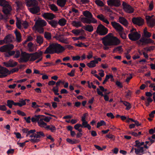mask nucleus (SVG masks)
<instances>
[{"instance_id": "f3484780", "label": "nucleus", "mask_w": 155, "mask_h": 155, "mask_svg": "<svg viewBox=\"0 0 155 155\" xmlns=\"http://www.w3.org/2000/svg\"><path fill=\"white\" fill-rule=\"evenodd\" d=\"M81 21L83 23L86 24H90L91 23H95L96 20L94 18H90L87 17H82L81 19Z\"/></svg>"}, {"instance_id": "cd10ccee", "label": "nucleus", "mask_w": 155, "mask_h": 155, "mask_svg": "<svg viewBox=\"0 0 155 155\" xmlns=\"http://www.w3.org/2000/svg\"><path fill=\"white\" fill-rule=\"evenodd\" d=\"M97 18H99L101 21H103V22L107 24H109V21L103 15L101 14L100 15H97Z\"/></svg>"}, {"instance_id": "a878e982", "label": "nucleus", "mask_w": 155, "mask_h": 155, "mask_svg": "<svg viewBox=\"0 0 155 155\" xmlns=\"http://www.w3.org/2000/svg\"><path fill=\"white\" fill-rule=\"evenodd\" d=\"M119 22L121 24L127 27L128 25L127 20L123 17H120L118 19Z\"/></svg>"}, {"instance_id": "052dcab7", "label": "nucleus", "mask_w": 155, "mask_h": 155, "mask_svg": "<svg viewBox=\"0 0 155 155\" xmlns=\"http://www.w3.org/2000/svg\"><path fill=\"white\" fill-rule=\"evenodd\" d=\"M21 25L25 28H27L29 26L28 23L26 21H23L22 22Z\"/></svg>"}, {"instance_id": "ea45409f", "label": "nucleus", "mask_w": 155, "mask_h": 155, "mask_svg": "<svg viewBox=\"0 0 155 155\" xmlns=\"http://www.w3.org/2000/svg\"><path fill=\"white\" fill-rule=\"evenodd\" d=\"M84 29L89 32H91L93 30V27L91 25H86L83 27Z\"/></svg>"}, {"instance_id": "9d476101", "label": "nucleus", "mask_w": 155, "mask_h": 155, "mask_svg": "<svg viewBox=\"0 0 155 155\" xmlns=\"http://www.w3.org/2000/svg\"><path fill=\"white\" fill-rule=\"evenodd\" d=\"M42 54L43 52L41 51H38L34 53L31 54V58L30 61H34L42 56Z\"/></svg>"}, {"instance_id": "c85d7f7f", "label": "nucleus", "mask_w": 155, "mask_h": 155, "mask_svg": "<svg viewBox=\"0 0 155 155\" xmlns=\"http://www.w3.org/2000/svg\"><path fill=\"white\" fill-rule=\"evenodd\" d=\"M120 102L122 103L126 107V108H125L126 110H129L131 108V104L129 102L125 101H123L122 100H120Z\"/></svg>"}, {"instance_id": "680f3d73", "label": "nucleus", "mask_w": 155, "mask_h": 155, "mask_svg": "<svg viewBox=\"0 0 155 155\" xmlns=\"http://www.w3.org/2000/svg\"><path fill=\"white\" fill-rule=\"evenodd\" d=\"M74 45L76 46H77L79 47H87V45H84L82 43H75Z\"/></svg>"}, {"instance_id": "49530a36", "label": "nucleus", "mask_w": 155, "mask_h": 155, "mask_svg": "<svg viewBox=\"0 0 155 155\" xmlns=\"http://www.w3.org/2000/svg\"><path fill=\"white\" fill-rule=\"evenodd\" d=\"M82 127L81 124H77L75 125L74 126V128L78 130L79 132H81L82 131L81 129L80 128V127Z\"/></svg>"}, {"instance_id": "8fccbe9b", "label": "nucleus", "mask_w": 155, "mask_h": 155, "mask_svg": "<svg viewBox=\"0 0 155 155\" xmlns=\"http://www.w3.org/2000/svg\"><path fill=\"white\" fill-rule=\"evenodd\" d=\"M17 20L16 21V25L17 27L19 29H21V20L17 18Z\"/></svg>"}, {"instance_id": "13d9d810", "label": "nucleus", "mask_w": 155, "mask_h": 155, "mask_svg": "<svg viewBox=\"0 0 155 155\" xmlns=\"http://www.w3.org/2000/svg\"><path fill=\"white\" fill-rule=\"evenodd\" d=\"M71 32L76 35L77 36L80 34L81 31L79 29H73L72 31Z\"/></svg>"}, {"instance_id": "58836bf2", "label": "nucleus", "mask_w": 155, "mask_h": 155, "mask_svg": "<svg viewBox=\"0 0 155 155\" xmlns=\"http://www.w3.org/2000/svg\"><path fill=\"white\" fill-rule=\"evenodd\" d=\"M36 41L38 43L41 45L43 42V38L41 36L37 35L36 36Z\"/></svg>"}, {"instance_id": "f257e3e1", "label": "nucleus", "mask_w": 155, "mask_h": 155, "mask_svg": "<svg viewBox=\"0 0 155 155\" xmlns=\"http://www.w3.org/2000/svg\"><path fill=\"white\" fill-rule=\"evenodd\" d=\"M102 42L105 47L103 49L107 50L109 49L108 46H116L120 43V40L116 37L114 36L112 33H109L104 37L101 38Z\"/></svg>"}, {"instance_id": "423d86ee", "label": "nucleus", "mask_w": 155, "mask_h": 155, "mask_svg": "<svg viewBox=\"0 0 155 155\" xmlns=\"http://www.w3.org/2000/svg\"><path fill=\"white\" fill-rule=\"evenodd\" d=\"M154 41L149 38L142 37L137 42V44L140 46H144L150 43H153Z\"/></svg>"}, {"instance_id": "774afa93", "label": "nucleus", "mask_w": 155, "mask_h": 155, "mask_svg": "<svg viewBox=\"0 0 155 155\" xmlns=\"http://www.w3.org/2000/svg\"><path fill=\"white\" fill-rule=\"evenodd\" d=\"M75 69H73L72 70L71 72L68 73V75L71 77H73L74 76Z\"/></svg>"}, {"instance_id": "bb28decb", "label": "nucleus", "mask_w": 155, "mask_h": 155, "mask_svg": "<svg viewBox=\"0 0 155 155\" xmlns=\"http://www.w3.org/2000/svg\"><path fill=\"white\" fill-rule=\"evenodd\" d=\"M38 124L39 127H43L45 129L47 125V124L44 122L43 120L40 118L38 121Z\"/></svg>"}, {"instance_id": "1a4fd4ad", "label": "nucleus", "mask_w": 155, "mask_h": 155, "mask_svg": "<svg viewBox=\"0 0 155 155\" xmlns=\"http://www.w3.org/2000/svg\"><path fill=\"white\" fill-rule=\"evenodd\" d=\"M113 27L118 33L124 31V28L119 23L114 21H112L111 23Z\"/></svg>"}, {"instance_id": "ddd939ff", "label": "nucleus", "mask_w": 155, "mask_h": 155, "mask_svg": "<svg viewBox=\"0 0 155 155\" xmlns=\"http://www.w3.org/2000/svg\"><path fill=\"white\" fill-rule=\"evenodd\" d=\"M3 64L5 66L7 67H14L17 65L18 63L12 59H10L8 61L3 62Z\"/></svg>"}, {"instance_id": "aec40b11", "label": "nucleus", "mask_w": 155, "mask_h": 155, "mask_svg": "<svg viewBox=\"0 0 155 155\" xmlns=\"http://www.w3.org/2000/svg\"><path fill=\"white\" fill-rule=\"evenodd\" d=\"M107 2L108 5L110 6L118 7L120 5V0H108Z\"/></svg>"}, {"instance_id": "a19ab883", "label": "nucleus", "mask_w": 155, "mask_h": 155, "mask_svg": "<svg viewBox=\"0 0 155 155\" xmlns=\"http://www.w3.org/2000/svg\"><path fill=\"white\" fill-rule=\"evenodd\" d=\"M123 51L122 46H120L115 48L113 50V52L114 53L118 51L119 53H121L123 52Z\"/></svg>"}, {"instance_id": "473e14b6", "label": "nucleus", "mask_w": 155, "mask_h": 155, "mask_svg": "<svg viewBox=\"0 0 155 155\" xmlns=\"http://www.w3.org/2000/svg\"><path fill=\"white\" fill-rule=\"evenodd\" d=\"M97 64V60H95L91 61L89 63L87 64V65L89 68H91L94 67L96 66Z\"/></svg>"}, {"instance_id": "7c9ffc66", "label": "nucleus", "mask_w": 155, "mask_h": 155, "mask_svg": "<svg viewBox=\"0 0 155 155\" xmlns=\"http://www.w3.org/2000/svg\"><path fill=\"white\" fill-rule=\"evenodd\" d=\"M45 129L47 130H50L51 132H53L56 130V128L54 126L51 124L47 125Z\"/></svg>"}, {"instance_id": "69168bd1", "label": "nucleus", "mask_w": 155, "mask_h": 155, "mask_svg": "<svg viewBox=\"0 0 155 155\" xmlns=\"http://www.w3.org/2000/svg\"><path fill=\"white\" fill-rule=\"evenodd\" d=\"M44 64H46V65L44 66V67H49L54 65V63L52 62H45L44 63Z\"/></svg>"}, {"instance_id": "e433bc0d", "label": "nucleus", "mask_w": 155, "mask_h": 155, "mask_svg": "<svg viewBox=\"0 0 155 155\" xmlns=\"http://www.w3.org/2000/svg\"><path fill=\"white\" fill-rule=\"evenodd\" d=\"M83 15L85 17L89 18H94L92 17V15L89 12L86 11L83 12Z\"/></svg>"}, {"instance_id": "2f4dec72", "label": "nucleus", "mask_w": 155, "mask_h": 155, "mask_svg": "<svg viewBox=\"0 0 155 155\" xmlns=\"http://www.w3.org/2000/svg\"><path fill=\"white\" fill-rule=\"evenodd\" d=\"M143 36L145 38H149L151 35V33L147 31V28L146 27H145L143 30Z\"/></svg>"}, {"instance_id": "72a5a7b5", "label": "nucleus", "mask_w": 155, "mask_h": 155, "mask_svg": "<svg viewBox=\"0 0 155 155\" xmlns=\"http://www.w3.org/2000/svg\"><path fill=\"white\" fill-rule=\"evenodd\" d=\"M71 24L73 26L77 28L82 26V24L80 21H73L72 22Z\"/></svg>"}, {"instance_id": "4c0bfd02", "label": "nucleus", "mask_w": 155, "mask_h": 155, "mask_svg": "<svg viewBox=\"0 0 155 155\" xmlns=\"http://www.w3.org/2000/svg\"><path fill=\"white\" fill-rule=\"evenodd\" d=\"M135 152L137 154H138L140 153H143L144 150L143 147H140L137 149H134Z\"/></svg>"}, {"instance_id": "4d7b16f0", "label": "nucleus", "mask_w": 155, "mask_h": 155, "mask_svg": "<svg viewBox=\"0 0 155 155\" xmlns=\"http://www.w3.org/2000/svg\"><path fill=\"white\" fill-rule=\"evenodd\" d=\"M154 48L155 47L154 46H150L149 47L145 48L143 49L147 51H151L153 50Z\"/></svg>"}, {"instance_id": "a211bd4d", "label": "nucleus", "mask_w": 155, "mask_h": 155, "mask_svg": "<svg viewBox=\"0 0 155 155\" xmlns=\"http://www.w3.org/2000/svg\"><path fill=\"white\" fill-rule=\"evenodd\" d=\"M47 24L45 20L39 18L36 21L34 26L43 27L46 26Z\"/></svg>"}, {"instance_id": "bf43d9fd", "label": "nucleus", "mask_w": 155, "mask_h": 155, "mask_svg": "<svg viewBox=\"0 0 155 155\" xmlns=\"http://www.w3.org/2000/svg\"><path fill=\"white\" fill-rule=\"evenodd\" d=\"M19 106L20 107H21L23 106L26 105V103L25 102V100H24L23 99H21L19 102Z\"/></svg>"}, {"instance_id": "0eeeda50", "label": "nucleus", "mask_w": 155, "mask_h": 155, "mask_svg": "<svg viewBox=\"0 0 155 155\" xmlns=\"http://www.w3.org/2000/svg\"><path fill=\"white\" fill-rule=\"evenodd\" d=\"M108 31V29L102 24L97 27V33L100 35H104L107 33Z\"/></svg>"}, {"instance_id": "f03ea898", "label": "nucleus", "mask_w": 155, "mask_h": 155, "mask_svg": "<svg viewBox=\"0 0 155 155\" xmlns=\"http://www.w3.org/2000/svg\"><path fill=\"white\" fill-rule=\"evenodd\" d=\"M64 48L57 43L51 44L45 51V54H52L54 53L59 54L65 50Z\"/></svg>"}, {"instance_id": "c756f323", "label": "nucleus", "mask_w": 155, "mask_h": 155, "mask_svg": "<svg viewBox=\"0 0 155 155\" xmlns=\"http://www.w3.org/2000/svg\"><path fill=\"white\" fill-rule=\"evenodd\" d=\"M12 36L11 35L6 36L3 39L5 44L11 42L12 41Z\"/></svg>"}, {"instance_id": "3c124183", "label": "nucleus", "mask_w": 155, "mask_h": 155, "mask_svg": "<svg viewBox=\"0 0 155 155\" xmlns=\"http://www.w3.org/2000/svg\"><path fill=\"white\" fill-rule=\"evenodd\" d=\"M35 29L38 31L40 33H43L44 32V28L43 27H37L34 26Z\"/></svg>"}, {"instance_id": "412c9836", "label": "nucleus", "mask_w": 155, "mask_h": 155, "mask_svg": "<svg viewBox=\"0 0 155 155\" xmlns=\"http://www.w3.org/2000/svg\"><path fill=\"white\" fill-rule=\"evenodd\" d=\"M29 12L33 14H35L38 13L40 11L39 7L38 5H36L32 7L28 8Z\"/></svg>"}, {"instance_id": "6ab92c4d", "label": "nucleus", "mask_w": 155, "mask_h": 155, "mask_svg": "<svg viewBox=\"0 0 155 155\" xmlns=\"http://www.w3.org/2000/svg\"><path fill=\"white\" fill-rule=\"evenodd\" d=\"M26 5L28 7H32L36 5H38V3L36 0H25Z\"/></svg>"}, {"instance_id": "603ef678", "label": "nucleus", "mask_w": 155, "mask_h": 155, "mask_svg": "<svg viewBox=\"0 0 155 155\" xmlns=\"http://www.w3.org/2000/svg\"><path fill=\"white\" fill-rule=\"evenodd\" d=\"M17 5L16 9L18 10L21 9L22 8L23 3L20 2H16Z\"/></svg>"}, {"instance_id": "4468645a", "label": "nucleus", "mask_w": 155, "mask_h": 155, "mask_svg": "<svg viewBox=\"0 0 155 155\" xmlns=\"http://www.w3.org/2000/svg\"><path fill=\"white\" fill-rule=\"evenodd\" d=\"M132 21L134 24L140 26L143 25L144 23V20L140 18H133Z\"/></svg>"}, {"instance_id": "f704fd0d", "label": "nucleus", "mask_w": 155, "mask_h": 155, "mask_svg": "<svg viewBox=\"0 0 155 155\" xmlns=\"http://www.w3.org/2000/svg\"><path fill=\"white\" fill-rule=\"evenodd\" d=\"M66 2V0H57V3L61 7H64Z\"/></svg>"}, {"instance_id": "09e8293b", "label": "nucleus", "mask_w": 155, "mask_h": 155, "mask_svg": "<svg viewBox=\"0 0 155 155\" xmlns=\"http://www.w3.org/2000/svg\"><path fill=\"white\" fill-rule=\"evenodd\" d=\"M41 116V115H38L35 116V117H32L31 118V120L32 122H35L36 121L37 122L39 119L40 117Z\"/></svg>"}, {"instance_id": "864d4df0", "label": "nucleus", "mask_w": 155, "mask_h": 155, "mask_svg": "<svg viewBox=\"0 0 155 155\" xmlns=\"http://www.w3.org/2000/svg\"><path fill=\"white\" fill-rule=\"evenodd\" d=\"M44 35L45 38L48 40H50L51 38V35L50 33L46 32L45 33Z\"/></svg>"}, {"instance_id": "338daca9", "label": "nucleus", "mask_w": 155, "mask_h": 155, "mask_svg": "<svg viewBox=\"0 0 155 155\" xmlns=\"http://www.w3.org/2000/svg\"><path fill=\"white\" fill-rule=\"evenodd\" d=\"M110 92H107V93H104V99L105 101H109V97L107 96V94H110Z\"/></svg>"}, {"instance_id": "393cba45", "label": "nucleus", "mask_w": 155, "mask_h": 155, "mask_svg": "<svg viewBox=\"0 0 155 155\" xmlns=\"http://www.w3.org/2000/svg\"><path fill=\"white\" fill-rule=\"evenodd\" d=\"M14 32L15 35L17 42H20L22 41L21 36L20 33L17 29L15 30Z\"/></svg>"}, {"instance_id": "c03bdc74", "label": "nucleus", "mask_w": 155, "mask_h": 155, "mask_svg": "<svg viewBox=\"0 0 155 155\" xmlns=\"http://www.w3.org/2000/svg\"><path fill=\"white\" fill-rule=\"evenodd\" d=\"M49 24L53 27L55 28L58 25V22L54 20H52L48 21Z\"/></svg>"}, {"instance_id": "6e6d98bb", "label": "nucleus", "mask_w": 155, "mask_h": 155, "mask_svg": "<svg viewBox=\"0 0 155 155\" xmlns=\"http://www.w3.org/2000/svg\"><path fill=\"white\" fill-rule=\"evenodd\" d=\"M119 34L120 37L123 39H126V38L127 37L126 34L124 32V31H120L119 33Z\"/></svg>"}, {"instance_id": "f8f14e48", "label": "nucleus", "mask_w": 155, "mask_h": 155, "mask_svg": "<svg viewBox=\"0 0 155 155\" xmlns=\"http://www.w3.org/2000/svg\"><path fill=\"white\" fill-rule=\"evenodd\" d=\"M146 18L148 25L150 27H153L155 25V19L152 18V17L150 16H146Z\"/></svg>"}, {"instance_id": "e2e57ef3", "label": "nucleus", "mask_w": 155, "mask_h": 155, "mask_svg": "<svg viewBox=\"0 0 155 155\" xmlns=\"http://www.w3.org/2000/svg\"><path fill=\"white\" fill-rule=\"evenodd\" d=\"M41 116L45 117L44 118H42L43 120L47 122H48L50 121V120L51 119V118L49 117H45L43 115H41Z\"/></svg>"}, {"instance_id": "4be33fe9", "label": "nucleus", "mask_w": 155, "mask_h": 155, "mask_svg": "<svg viewBox=\"0 0 155 155\" xmlns=\"http://www.w3.org/2000/svg\"><path fill=\"white\" fill-rule=\"evenodd\" d=\"M56 40L59 41L60 42L66 44H69V41L67 38H64L61 36H58L55 37Z\"/></svg>"}, {"instance_id": "de8ad7c7", "label": "nucleus", "mask_w": 155, "mask_h": 155, "mask_svg": "<svg viewBox=\"0 0 155 155\" xmlns=\"http://www.w3.org/2000/svg\"><path fill=\"white\" fill-rule=\"evenodd\" d=\"M66 21L64 18H61L59 20L58 23L61 26H63L66 24Z\"/></svg>"}, {"instance_id": "c9c22d12", "label": "nucleus", "mask_w": 155, "mask_h": 155, "mask_svg": "<svg viewBox=\"0 0 155 155\" xmlns=\"http://www.w3.org/2000/svg\"><path fill=\"white\" fill-rule=\"evenodd\" d=\"M82 127L87 128L89 130H90L91 129V127L89 124H88L87 121H84L82 122L81 124Z\"/></svg>"}, {"instance_id": "39448f33", "label": "nucleus", "mask_w": 155, "mask_h": 155, "mask_svg": "<svg viewBox=\"0 0 155 155\" xmlns=\"http://www.w3.org/2000/svg\"><path fill=\"white\" fill-rule=\"evenodd\" d=\"M130 33L128 35L129 38L132 41H136L138 40L141 37V35L136 31L134 29H131Z\"/></svg>"}, {"instance_id": "5fc2aeb1", "label": "nucleus", "mask_w": 155, "mask_h": 155, "mask_svg": "<svg viewBox=\"0 0 155 155\" xmlns=\"http://www.w3.org/2000/svg\"><path fill=\"white\" fill-rule=\"evenodd\" d=\"M14 101L12 100H8L7 101V105L9 108H12L13 105Z\"/></svg>"}, {"instance_id": "5701e85b", "label": "nucleus", "mask_w": 155, "mask_h": 155, "mask_svg": "<svg viewBox=\"0 0 155 155\" xmlns=\"http://www.w3.org/2000/svg\"><path fill=\"white\" fill-rule=\"evenodd\" d=\"M62 82L60 80L57 82H56V86L54 87L52 89V91L54 92L55 95H59V94L58 93L59 91V87L58 86L60 85V84Z\"/></svg>"}, {"instance_id": "7ed1b4c3", "label": "nucleus", "mask_w": 155, "mask_h": 155, "mask_svg": "<svg viewBox=\"0 0 155 155\" xmlns=\"http://www.w3.org/2000/svg\"><path fill=\"white\" fill-rule=\"evenodd\" d=\"M14 46L12 44L5 45L0 47V52L5 53V57H9L14 55L15 53L14 51L12 50Z\"/></svg>"}, {"instance_id": "0e129e2a", "label": "nucleus", "mask_w": 155, "mask_h": 155, "mask_svg": "<svg viewBox=\"0 0 155 155\" xmlns=\"http://www.w3.org/2000/svg\"><path fill=\"white\" fill-rule=\"evenodd\" d=\"M88 87L90 88H93L94 89H96V86L94 84L93 82H91V83H90L89 81L87 82Z\"/></svg>"}, {"instance_id": "a18cd8bd", "label": "nucleus", "mask_w": 155, "mask_h": 155, "mask_svg": "<svg viewBox=\"0 0 155 155\" xmlns=\"http://www.w3.org/2000/svg\"><path fill=\"white\" fill-rule=\"evenodd\" d=\"M66 141L69 143L72 144H76L78 142V141L76 139H73V140H71L68 138L66 139Z\"/></svg>"}, {"instance_id": "dca6fc26", "label": "nucleus", "mask_w": 155, "mask_h": 155, "mask_svg": "<svg viewBox=\"0 0 155 155\" xmlns=\"http://www.w3.org/2000/svg\"><path fill=\"white\" fill-rule=\"evenodd\" d=\"M9 74V71L6 68L0 66V78L5 77Z\"/></svg>"}, {"instance_id": "79ce46f5", "label": "nucleus", "mask_w": 155, "mask_h": 155, "mask_svg": "<svg viewBox=\"0 0 155 155\" xmlns=\"http://www.w3.org/2000/svg\"><path fill=\"white\" fill-rule=\"evenodd\" d=\"M49 7L50 9L54 12H55L58 11L57 7L54 4L49 5Z\"/></svg>"}, {"instance_id": "2eb2a0df", "label": "nucleus", "mask_w": 155, "mask_h": 155, "mask_svg": "<svg viewBox=\"0 0 155 155\" xmlns=\"http://www.w3.org/2000/svg\"><path fill=\"white\" fill-rule=\"evenodd\" d=\"M42 16L46 20H52L55 18V15L50 12H44L42 14Z\"/></svg>"}, {"instance_id": "9b49d317", "label": "nucleus", "mask_w": 155, "mask_h": 155, "mask_svg": "<svg viewBox=\"0 0 155 155\" xmlns=\"http://www.w3.org/2000/svg\"><path fill=\"white\" fill-rule=\"evenodd\" d=\"M122 6L124 10L127 13H132L134 12V9L130 5L125 2H123Z\"/></svg>"}, {"instance_id": "37998d69", "label": "nucleus", "mask_w": 155, "mask_h": 155, "mask_svg": "<svg viewBox=\"0 0 155 155\" xmlns=\"http://www.w3.org/2000/svg\"><path fill=\"white\" fill-rule=\"evenodd\" d=\"M111 78L114 80L113 76L112 74L107 75L106 76L105 78L102 83L103 84H105L108 81L109 78Z\"/></svg>"}, {"instance_id": "b1692460", "label": "nucleus", "mask_w": 155, "mask_h": 155, "mask_svg": "<svg viewBox=\"0 0 155 155\" xmlns=\"http://www.w3.org/2000/svg\"><path fill=\"white\" fill-rule=\"evenodd\" d=\"M6 3L5 4L6 6L3 8V12L5 14L7 15L10 13V11L12 10V8L10 5H7Z\"/></svg>"}, {"instance_id": "6e6552de", "label": "nucleus", "mask_w": 155, "mask_h": 155, "mask_svg": "<svg viewBox=\"0 0 155 155\" xmlns=\"http://www.w3.org/2000/svg\"><path fill=\"white\" fill-rule=\"evenodd\" d=\"M31 58V54L25 52H22L20 58L21 62H26Z\"/></svg>"}, {"instance_id": "20e7f679", "label": "nucleus", "mask_w": 155, "mask_h": 155, "mask_svg": "<svg viewBox=\"0 0 155 155\" xmlns=\"http://www.w3.org/2000/svg\"><path fill=\"white\" fill-rule=\"evenodd\" d=\"M45 136L44 134L42 131H37L36 133L32 134L29 136L31 139L29 140L32 143L38 142L40 141V139Z\"/></svg>"}]
</instances>
